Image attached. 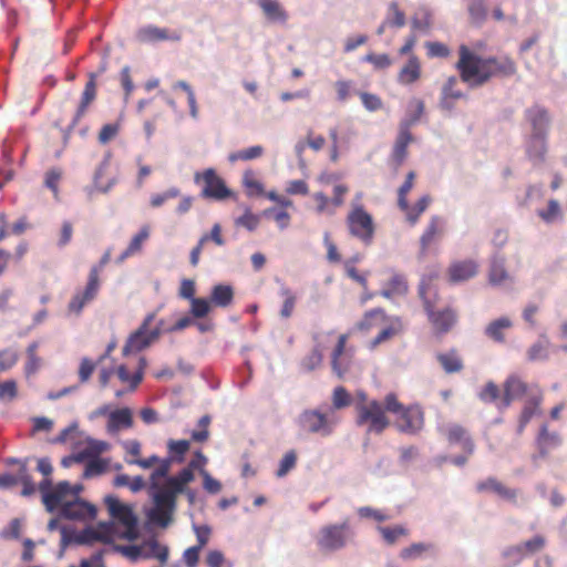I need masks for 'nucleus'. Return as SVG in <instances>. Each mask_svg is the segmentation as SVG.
Instances as JSON below:
<instances>
[{
    "mask_svg": "<svg viewBox=\"0 0 567 567\" xmlns=\"http://www.w3.org/2000/svg\"><path fill=\"white\" fill-rule=\"evenodd\" d=\"M172 463H161L150 476V487L153 489L154 507L148 512V519L161 527H167L176 508V496L184 493L190 504L195 503L196 493L187 489L186 485L195 478V465L189 463L177 475L168 476Z\"/></svg>",
    "mask_w": 567,
    "mask_h": 567,
    "instance_id": "1",
    "label": "nucleus"
},
{
    "mask_svg": "<svg viewBox=\"0 0 567 567\" xmlns=\"http://www.w3.org/2000/svg\"><path fill=\"white\" fill-rule=\"evenodd\" d=\"M481 44L470 48L466 44L458 47V60L455 68L462 82L470 87H481L494 78H511L517 72L515 61L507 56H482L478 54Z\"/></svg>",
    "mask_w": 567,
    "mask_h": 567,
    "instance_id": "2",
    "label": "nucleus"
},
{
    "mask_svg": "<svg viewBox=\"0 0 567 567\" xmlns=\"http://www.w3.org/2000/svg\"><path fill=\"white\" fill-rule=\"evenodd\" d=\"M39 491L42 495V503L49 513L59 511V516L65 519H86L93 518L96 514L94 505L81 499L80 497L70 498V483L62 481L54 487L52 480L45 478L39 483Z\"/></svg>",
    "mask_w": 567,
    "mask_h": 567,
    "instance_id": "3",
    "label": "nucleus"
},
{
    "mask_svg": "<svg viewBox=\"0 0 567 567\" xmlns=\"http://www.w3.org/2000/svg\"><path fill=\"white\" fill-rule=\"evenodd\" d=\"M52 442L56 444H71L73 454L63 457L62 461H103L101 455L111 449L109 442L85 435L79 430L76 423L63 429Z\"/></svg>",
    "mask_w": 567,
    "mask_h": 567,
    "instance_id": "4",
    "label": "nucleus"
},
{
    "mask_svg": "<svg viewBox=\"0 0 567 567\" xmlns=\"http://www.w3.org/2000/svg\"><path fill=\"white\" fill-rule=\"evenodd\" d=\"M384 404L388 413L395 415L394 424L399 432L416 435L423 430L425 416L420 404L404 405L393 392L384 396Z\"/></svg>",
    "mask_w": 567,
    "mask_h": 567,
    "instance_id": "5",
    "label": "nucleus"
},
{
    "mask_svg": "<svg viewBox=\"0 0 567 567\" xmlns=\"http://www.w3.org/2000/svg\"><path fill=\"white\" fill-rule=\"evenodd\" d=\"M383 324L384 327L370 342V348L374 349L383 342H386L403 331V322L399 317H390L381 308L372 309L364 313L362 320L358 323V329L368 331L372 328Z\"/></svg>",
    "mask_w": 567,
    "mask_h": 567,
    "instance_id": "6",
    "label": "nucleus"
},
{
    "mask_svg": "<svg viewBox=\"0 0 567 567\" xmlns=\"http://www.w3.org/2000/svg\"><path fill=\"white\" fill-rule=\"evenodd\" d=\"M354 410L357 425L365 427L367 433L381 434L390 426L384 402L381 403L378 400L355 402Z\"/></svg>",
    "mask_w": 567,
    "mask_h": 567,
    "instance_id": "7",
    "label": "nucleus"
},
{
    "mask_svg": "<svg viewBox=\"0 0 567 567\" xmlns=\"http://www.w3.org/2000/svg\"><path fill=\"white\" fill-rule=\"evenodd\" d=\"M354 538V532L348 520L340 524H329L320 528L317 536V546L323 553L338 551Z\"/></svg>",
    "mask_w": 567,
    "mask_h": 567,
    "instance_id": "8",
    "label": "nucleus"
},
{
    "mask_svg": "<svg viewBox=\"0 0 567 567\" xmlns=\"http://www.w3.org/2000/svg\"><path fill=\"white\" fill-rule=\"evenodd\" d=\"M346 224L352 237L361 240L365 246L372 244L375 234V225L372 215L368 213L361 204L353 203L351 205V209L346 218Z\"/></svg>",
    "mask_w": 567,
    "mask_h": 567,
    "instance_id": "9",
    "label": "nucleus"
},
{
    "mask_svg": "<svg viewBox=\"0 0 567 567\" xmlns=\"http://www.w3.org/2000/svg\"><path fill=\"white\" fill-rule=\"evenodd\" d=\"M338 423L332 409L327 412L319 410H305L297 419L299 431L308 434L330 435Z\"/></svg>",
    "mask_w": 567,
    "mask_h": 567,
    "instance_id": "10",
    "label": "nucleus"
},
{
    "mask_svg": "<svg viewBox=\"0 0 567 567\" xmlns=\"http://www.w3.org/2000/svg\"><path fill=\"white\" fill-rule=\"evenodd\" d=\"M105 504L112 520L120 523L124 530L121 532L120 537L134 540L137 538V518L134 515L132 508L125 504H122L114 496H106Z\"/></svg>",
    "mask_w": 567,
    "mask_h": 567,
    "instance_id": "11",
    "label": "nucleus"
},
{
    "mask_svg": "<svg viewBox=\"0 0 567 567\" xmlns=\"http://www.w3.org/2000/svg\"><path fill=\"white\" fill-rule=\"evenodd\" d=\"M154 319L155 313L146 316L140 328L128 337L125 346L123 347L124 354L142 351L158 339L161 333H163L162 321L154 329H148Z\"/></svg>",
    "mask_w": 567,
    "mask_h": 567,
    "instance_id": "12",
    "label": "nucleus"
},
{
    "mask_svg": "<svg viewBox=\"0 0 567 567\" xmlns=\"http://www.w3.org/2000/svg\"><path fill=\"white\" fill-rule=\"evenodd\" d=\"M101 288V280H96V270L90 271L83 288H79L68 303V311L80 316L83 309L94 301Z\"/></svg>",
    "mask_w": 567,
    "mask_h": 567,
    "instance_id": "13",
    "label": "nucleus"
},
{
    "mask_svg": "<svg viewBox=\"0 0 567 567\" xmlns=\"http://www.w3.org/2000/svg\"><path fill=\"white\" fill-rule=\"evenodd\" d=\"M421 295H424L421 291ZM424 309L427 315L429 321L433 327V330L436 334L447 333L456 323L457 315L452 308H444L441 310H436L433 303L427 300L424 296Z\"/></svg>",
    "mask_w": 567,
    "mask_h": 567,
    "instance_id": "14",
    "label": "nucleus"
},
{
    "mask_svg": "<svg viewBox=\"0 0 567 567\" xmlns=\"http://www.w3.org/2000/svg\"><path fill=\"white\" fill-rule=\"evenodd\" d=\"M445 436L449 445L461 453L456 461H465L473 455L475 444L466 429L458 424H452L446 429Z\"/></svg>",
    "mask_w": 567,
    "mask_h": 567,
    "instance_id": "15",
    "label": "nucleus"
},
{
    "mask_svg": "<svg viewBox=\"0 0 567 567\" xmlns=\"http://www.w3.org/2000/svg\"><path fill=\"white\" fill-rule=\"evenodd\" d=\"M524 117L529 126L528 135H548L551 117L546 107L534 104L525 110Z\"/></svg>",
    "mask_w": 567,
    "mask_h": 567,
    "instance_id": "16",
    "label": "nucleus"
},
{
    "mask_svg": "<svg viewBox=\"0 0 567 567\" xmlns=\"http://www.w3.org/2000/svg\"><path fill=\"white\" fill-rule=\"evenodd\" d=\"M204 187L202 196L205 198H213L221 200L230 196V190L225 185V182L216 174L213 168L204 171L203 175Z\"/></svg>",
    "mask_w": 567,
    "mask_h": 567,
    "instance_id": "17",
    "label": "nucleus"
},
{
    "mask_svg": "<svg viewBox=\"0 0 567 567\" xmlns=\"http://www.w3.org/2000/svg\"><path fill=\"white\" fill-rule=\"evenodd\" d=\"M548 153V135H527L525 154L533 165L539 166L546 162Z\"/></svg>",
    "mask_w": 567,
    "mask_h": 567,
    "instance_id": "18",
    "label": "nucleus"
},
{
    "mask_svg": "<svg viewBox=\"0 0 567 567\" xmlns=\"http://www.w3.org/2000/svg\"><path fill=\"white\" fill-rule=\"evenodd\" d=\"M97 95L96 74L90 73L89 81L86 82L84 90L81 94L80 103L75 111V114L71 121V127L79 124L82 117L86 114L90 105L95 101Z\"/></svg>",
    "mask_w": 567,
    "mask_h": 567,
    "instance_id": "19",
    "label": "nucleus"
},
{
    "mask_svg": "<svg viewBox=\"0 0 567 567\" xmlns=\"http://www.w3.org/2000/svg\"><path fill=\"white\" fill-rule=\"evenodd\" d=\"M527 384L517 375L508 377L503 383L501 410L507 409L514 400L520 399L527 392Z\"/></svg>",
    "mask_w": 567,
    "mask_h": 567,
    "instance_id": "20",
    "label": "nucleus"
},
{
    "mask_svg": "<svg viewBox=\"0 0 567 567\" xmlns=\"http://www.w3.org/2000/svg\"><path fill=\"white\" fill-rule=\"evenodd\" d=\"M134 425L133 412L130 408L115 409L109 414L106 422V432L111 435L117 434L122 430L132 429Z\"/></svg>",
    "mask_w": 567,
    "mask_h": 567,
    "instance_id": "21",
    "label": "nucleus"
},
{
    "mask_svg": "<svg viewBox=\"0 0 567 567\" xmlns=\"http://www.w3.org/2000/svg\"><path fill=\"white\" fill-rule=\"evenodd\" d=\"M181 33L177 31H168L165 28L156 25H146L137 31V39L143 43H153L158 41H179Z\"/></svg>",
    "mask_w": 567,
    "mask_h": 567,
    "instance_id": "22",
    "label": "nucleus"
},
{
    "mask_svg": "<svg viewBox=\"0 0 567 567\" xmlns=\"http://www.w3.org/2000/svg\"><path fill=\"white\" fill-rule=\"evenodd\" d=\"M478 272V264L473 259L460 260L450 265L447 274L453 284L468 280Z\"/></svg>",
    "mask_w": 567,
    "mask_h": 567,
    "instance_id": "23",
    "label": "nucleus"
},
{
    "mask_svg": "<svg viewBox=\"0 0 567 567\" xmlns=\"http://www.w3.org/2000/svg\"><path fill=\"white\" fill-rule=\"evenodd\" d=\"M445 223L440 216H432L420 238L421 254L425 255L429 247L444 234Z\"/></svg>",
    "mask_w": 567,
    "mask_h": 567,
    "instance_id": "24",
    "label": "nucleus"
},
{
    "mask_svg": "<svg viewBox=\"0 0 567 567\" xmlns=\"http://www.w3.org/2000/svg\"><path fill=\"white\" fill-rule=\"evenodd\" d=\"M464 93L457 89L456 76H450L442 86L440 106L444 110L451 111L457 100L464 99Z\"/></svg>",
    "mask_w": 567,
    "mask_h": 567,
    "instance_id": "25",
    "label": "nucleus"
},
{
    "mask_svg": "<svg viewBox=\"0 0 567 567\" xmlns=\"http://www.w3.org/2000/svg\"><path fill=\"white\" fill-rule=\"evenodd\" d=\"M421 75V61L415 54H411L398 73V82L403 85H410L419 81Z\"/></svg>",
    "mask_w": 567,
    "mask_h": 567,
    "instance_id": "26",
    "label": "nucleus"
},
{
    "mask_svg": "<svg viewBox=\"0 0 567 567\" xmlns=\"http://www.w3.org/2000/svg\"><path fill=\"white\" fill-rule=\"evenodd\" d=\"M132 549L135 551L142 550L143 558H155L162 564H165L168 559V547L162 545L155 538L144 540L140 546H133Z\"/></svg>",
    "mask_w": 567,
    "mask_h": 567,
    "instance_id": "27",
    "label": "nucleus"
},
{
    "mask_svg": "<svg viewBox=\"0 0 567 567\" xmlns=\"http://www.w3.org/2000/svg\"><path fill=\"white\" fill-rule=\"evenodd\" d=\"M477 489L481 492L491 491L512 504L517 503L518 489L509 488L493 477L478 483Z\"/></svg>",
    "mask_w": 567,
    "mask_h": 567,
    "instance_id": "28",
    "label": "nucleus"
},
{
    "mask_svg": "<svg viewBox=\"0 0 567 567\" xmlns=\"http://www.w3.org/2000/svg\"><path fill=\"white\" fill-rule=\"evenodd\" d=\"M435 358L447 374L460 373L464 369L463 359L454 348L445 352H439Z\"/></svg>",
    "mask_w": 567,
    "mask_h": 567,
    "instance_id": "29",
    "label": "nucleus"
},
{
    "mask_svg": "<svg viewBox=\"0 0 567 567\" xmlns=\"http://www.w3.org/2000/svg\"><path fill=\"white\" fill-rule=\"evenodd\" d=\"M411 132L403 127L400 130L392 150V161L396 166H401L408 156V146L412 142Z\"/></svg>",
    "mask_w": 567,
    "mask_h": 567,
    "instance_id": "30",
    "label": "nucleus"
},
{
    "mask_svg": "<svg viewBox=\"0 0 567 567\" xmlns=\"http://www.w3.org/2000/svg\"><path fill=\"white\" fill-rule=\"evenodd\" d=\"M146 365V359L141 357L138 360V368L134 373H130L126 365L124 364L117 368L116 373L122 383L128 384L130 390H135L143 380Z\"/></svg>",
    "mask_w": 567,
    "mask_h": 567,
    "instance_id": "31",
    "label": "nucleus"
},
{
    "mask_svg": "<svg viewBox=\"0 0 567 567\" xmlns=\"http://www.w3.org/2000/svg\"><path fill=\"white\" fill-rule=\"evenodd\" d=\"M505 258L499 255H495L492 258L488 271V280L492 285H501L509 278L505 268Z\"/></svg>",
    "mask_w": 567,
    "mask_h": 567,
    "instance_id": "32",
    "label": "nucleus"
},
{
    "mask_svg": "<svg viewBox=\"0 0 567 567\" xmlns=\"http://www.w3.org/2000/svg\"><path fill=\"white\" fill-rule=\"evenodd\" d=\"M234 299V289L229 285H216L212 289L210 301L216 307L226 308Z\"/></svg>",
    "mask_w": 567,
    "mask_h": 567,
    "instance_id": "33",
    "label": "nucleus"
},
{
    "mask_svg": "<svg viewBox=\"0 0 567 567\" xmlns=\"http://www.w3.org/2000/svg\"><path fill=\"white\" fill-rule=\"evenodd\" d=\"M512 327V321L506 318L502 317L494 321H492L486 328H485V334L494 340L495 342H504L505 341V333L504 331L509 329Z\"/></svg>",
    "mask_w": 567,
    "mask_h": 567,
    "instance_id": "34",
    "label": "nucleus"
},
{
    "mask_svg": "<svg viewBox=\"0 0 567 567\" xmlns=\"http://www.w3.org/2000/svg\"><path fill=\"white\" fill-rule=\"evenodd\" d=\"M258 3L269 20L275 22H285L287 20V13L277 0H258Z\"/></svg>",
    "mask_w": 567,
    "mask_h": 567,
    "instance_id": "35",
    "label": "nucleus"
},
{
    "mask_svg": "<svg viewBox=\"0 0 567 567\" xmlns=\"http://www.w3.org/2000/svg\"><path fill=\"white\" fill-rule=\"evenodd\" d=\"M148 237H150V228H148V226H143L140 229V231L132 238L127 248L120 256V258H118L120 261H123L126 258L141 251L143 244L148 239Z\"/></svg>",
    "mask_w": 567,
    "mask_h": 567,
    "instance_id": "36",
    "label": "nucleus"
},
{
    "mask_svg": "<svg viewBox=\"0 0 567 567\" xmlns=\"http://www.w3.org/2000/svg\"><path fill=\"white\" fill-rule=\"evenodd\" d=\"M561 439L557 433H549L546 425H544L539 432L537 444L543 455L549 450L559 446Z\"/></svg>",
    "mask_w": 567,
    "mask_h": 567,
    "instance_id": "37",
    "label": "nucleus"
},
{
    "mask_svg": "<svg viewBox=\"0 0 567 567\" xmlns=\"http://www.w3.org/2000/svg\"><path fill=\"white\" fill-rule=\"evenodd\" d=\"M501 557L505 564V567H516L519 565L523 559L526 557L519 543L515 545L506 546L502 553Z\"/></svg>",
    "mask_w": 567,
    "mask_h": 567,
    "instance_id": "38",
    "label": "nucleus"
},
{
    "mask_svg": "<svg viewBox=\"0 0 567 567\" xmlns=\"http://www.w3.org/2000/svg\"><path fill=\"white\" fill-rule=\"evenodd\" d=\"M481 401L485 403H494L501 410V400L503 391L493 381L486 382L478 394Z\"/></svg>",
    "mask_w": 567,
    "mask_h": 567,
    "instance_id": "39",
    "label": "nucleus"
},
{
    "mask_svg": "<svg viewBox=\"0 0 567 567\" xmlns=\"http://www.w3.org/2000/svg\"><path fill=\"white\" fill-rule=\"evenodd\" d=\"M431 203L430 195L422 196L413 206L408 204V208H400L406 216V219L414 225L420 216L426 210Z\"/></svg>",
    "mask_w": 567,
    "mask_h": 567,
    "instance_id": "40",
    "label": "nucleus"
},
{
    "mask_svg": "<svg viewBox=\"0 0 567 567\" xmlns=\"http://www.w3.org/2000/svg\"><path fill=\"white\" fill-rule=\"evenodd\" d=\"M435 549V545L431 543H414L411 546L403 548L400 556L404 560H411L421 557L424 553H434Z\"/></svg>",
    "mask_w": 567,
    "mask_h": 567,
    "instance_id": "41",
    "label": "nucleus"
},
{
    "mask_svg": "<svg viewBox=\"0 0 567 567\" xmlns=\"http://www.w3.org/2000/svg\"><path fill=\"white\" fill-rule=\"evenodd\" d=\"M408 291V284L402 275H394L389 280L386 288L381 291V296L391 298L393 296L404 295Z\"/></svg>",
    "mask_w": 567,
    "mask_h": 567,
    "instance_id": "42",
    "label": "nucleus"
},
{
    "mask_svg": "<svg viewBox=\"0 0 567 567\" xmlns=\"http://www.w3.org/2000/svg\"><path fill=\"white\" fill-rule=\"evenodd\" d=\"M347 341H348V334L339 336L338 342H337V344L332 351V355H331L332 370L340 379L343 378V375L346 373V369L341 368L339 360L344 352Z\"/></svg>",
    "mask_w": 567,
    "mask_h": 567,
    "instance_id": "43",
    "label": "nucleus"
},
{
    "mask_svg": "<svg viewBox=\"0 0 567 567\" xmlns=\"http://www.w3.org/2000/svg\"><path fill=\"white\" fill-rule=\"evenodd\" d=\"M243 185L246 188L247 195L250 197L261 196L265 194L262 183L256 177V174L252 171H246L244 173Z\"/></svg>",
    "mask_w": 567,
    "mask_h": 567,
    "instance_id": "44",
    "label": "nucleus"
},
{
    "mask_svg": "<svg viewBox=\"0 0 567 567\" xmlns=\"http://www.w3.org/2000/svg\"><path fill=\"white\" fill-rule=\"evenodd\" d=\"M190 442L188 440H169L167 442L168 458L165 461H171L172 458L182 460L188 452Z\"/></svg>",
    "mask_w": 567,
    "mask_h": 567,
    "instance_id": "45",
    "label": "nucleus"
},
{
    "mask_svg": "<svg viewBox=\"0 0 567 567\" xmlns=\"http://www.w3.org/2000/svg\"><path fill=\"white\" fill-rule=\"evenodd\" d=\"M264 152H265V150L261 145L250 146L248 148L229 154V161L230 162L251 161V159L261 157L264 155Z\"/></svg>",
    "mask_w": 567,
    "mask_h": 567,
    "instance_id": "46",
    "label": "nucleus"
},
{
    "mask_svg": "<svg viewBox=\"0 0 567 567\" xmlns=\"http://www.w3.org/2000/svg\"><path fill=\"white\" fill-rule=\"evenodd\" d=\"M210 416L204 415L198 420L197 429L192 431L190 439L193 442L202 443L206 442L209 439V425H210Z\"/></svg>",
    "mask_w": 567,
    "mask_h": 567,
    "instance_id": "47",
    "label": "nucleus"
},
{
    "mask_svg": "<svg viewBox=\"0 0 567 567\" xmlns=\"http://www.w3.org/2000/svg\"><path fill=\"white\" fill-rule=\"evenodd\" d=\"M352 398L343 386H337L332 393V411L350 406Z\"/></svg>",
    "mask_w": 567,
    "mask_h": 567,
    "instance_id": "48",
    "label": "nucleus"
},
{
    "mask_svg": "<svg viewBox=\"0 0 567 567\" xmlns=\"http://www.w3.org/2000/svg\"><path fill=\"white\" fill-rule=\"evenodd\" d=\"M264 215L266 217L272 218L281 230L289 227L291 221L290 214L285 209L267 208L264 210Z\"/></svg>",
    "mask_w": 567,
    "mask_h": 567,
    "instance_id": "49",
    "label": "nucleus"
},
{
    "mask_svg": "<svg viewBox=\"0 0 567 567\" xmlns=\"http://www.w3.org/2000/svg\"><path fill=\"white\" fill-rule=\"evenodd\" d=\"M103 539H106L104 535L101 534V532L96 530L93 527H86L84 528L76 537L75 542L80 545H90L94 542H102Z\"/></svg>",
    "mask_w": 567,
    "mask_h": 567,
    "instance_id": "50",
    "label": "nucleus"
},
{
    "mask_svg": "<svg viewBox=\"0 0 567 567\" xmlns=\"http://www.w3.org/2000/svg\"><path fill=\"white\" fill-rule=\"evenodd\" d=\"M414 178H415V173L414 172H409L404 183L399 188L398 206L400 208H408V198H406V196H408L409 192L413 188Z\"/></svg>",
    "mask_w": 567,
    "mask_h": 567,
    "instance_id": "51",
    "label": "nucleus"
},
{
    "mask_svg": "<svg viewBox=\"0 0 567 567\" xmlns=\"http://www.w3.org/2000/svg\"><path fill=\"white\" fill-rule=\"evenodd\" d=\"M525 556L540 551L546 546V538L542 535H535L533 538L519 543Z\"/></svg>",
    "mask_w": 567,
    "mask_h": 567,
    "instance_id": "52",
    "label": "nucleus"
},
{
    "mask_svg": "<svg viewBox=\"0 0 567 567\" xmlns=\"http://www.w3.org/2000/svg\"><path fill=\"white\" fill-rule=\"evenodd\" d=\"M281 296L285 298V300L280 310V316L281 318L288 319L292 316L297 298L288 288L281 289Z\"/></svg>",
    "mask_w": 567,
    "mask_h": 567,
    "instance_id": "53",
    "label": "nucleus"
},
{
    "mask_svg": "<svg viewBox=\"0 0 567 567\" xmlns=\"http://www.w3.org/2000/svg\"><path fill=\"white\" fill-rule=\"evenodd\" d=\"M322 351L319 346L315 347L309 354H307L302 361L301 367L306 371H312L317 369L322 362Z\"/></svg>",
    "mask_w": 567,
    "mask_h": 567,
    "instance_id": "54",
    "label": "nucleus"
},
{
    "mask_svg": "<svg viewBox=\"0 0 567 567\" xmlns=\"http://www.w3.org/2000/svg\"><path fill=\"white\" fill-rule=\"evenodd\" d=\"M260 223L259 215L254 214L250 209H246L245 213L235 220L236 226H241L249 231L255 230Z\"/></svg>",
    "mask_w": 567,
    "mask_h": 567,
    "instance_id": "55",
    "label": "nucleus"
},
{
    "mask_svg": "<svg viewBox=\"0 0 567 567\" xmlns=\"http://www.w3.org/2000/svg\"><path fill=\"white\" fill-rule=\"evenodd\" d=\"M109 169V163L106 161H104L103 163H101V165L99 166V168L96 169L95 172V175H94V184H95V187L101 190V192H107L115 183L114 178L112 179H107V182H103V176L104 174L107 172Z\"/></svg>",
    "mask_w": 567,
    "mask_h": 567,
    "instance_id": "56",
    "label": "nucleus"
},
{
    "mask_svg": "<svg viewBox=\"0 0 567 567\" xmlns=\"http://www.w3.org/2000/svg\"><path fill=\"white\" fill-rule=\"evenodd\" d=\"M561 214L560 205L556 199H549L547 209L539 210L538 216L547 224L553 223Z\"/></svg>",
    "mask_w": 567,
    "mask_h": 567,
    "instance_id": "57",
    "label": "nucleus"
},
{
    "mask_svg": "<svg viewBox=\"0 0 567 567\" xmlns=\"http://www.w3.org/2000/svg\"><path fill=\"white\" fill-rule=\"evenodd\" d=\"M95 529L106 537V539H103L104 544L112 543L114 537L120 536L121 534V532L117 530V524L114 520L100 522Z\"/></svg>",
    "mask_w": 567,
    "mask_h": 567,
    "instance_id": "58",
    "label": "nucleus"
},
{
    "mask_svg": "<svg viewBox=\"0 0 567 567\" xmlns=\"http://www.w3.org/2000/svg\"><path fill=\"white\" fill-rule=\"evenodd\" d=\"M18 396V384L14 380L0 381V401H12Z\"/></svg>",
    "mask_w": 567,
    "mask_h": 567,
    "instance_id": "59",
    "label": "nucleus"
},
{
    "mask_svg": "<svg viewBox=\"0 0 567 567\" xmlns=\"http://www.w3.org/2000/svg\"><path fill=\"white\" fill-rule=\"evenodd\" d=\"M363 61L369 62L373 65L375 70H384L388 69L392 64V60L386 53L375 54L368 53Z\"/></svg>",
    "mask_w": 567,
    "mask_h": 567,
    "instance_id": "60",
    "label": "nucleus"
},
{
    "mask_svg": "<svg viewBox=\"0 0 567 567\" xmlns=\"http://www.w3.org/2000/svg\"><path fill=\"white\" fill-rule=\"evenodd\" d=\"M195 468L199 470L203 476V487L210 494H217L221 491V484L215 480L205 468L195 465Z\"/></svg>",
    "mask_w": 567,
    "mask_h": 567,
    "instance_id": "61",
    "label": "nucleus"
},
{
    "mask_svg": "<svg viewBox=\"0 0 567 567\" xmlns=\"http://www.w3.org/2000/svg\"><path fill=\"white\" fill-rule=\"evenodd\" d=\"M210 311L209 301L204 298H195L190 300V313L195 318H204Z\"/></svg>",
    "mask_w": 567,
    "mask_h": 567,
    "instance_id": "62",
    "label": "nucleus"
},
{
    "mask_svg": "<svg viewBox=\"0 0 567 567\" xmlns=\"http://www.w3.org/2000/svg\"><path fill=\"white\" fill-rule=\"evenodd\" d=\"M19 355L11 349L0 351V372L10 370L17 364Z\"/></svg>",
    "mask_w": 567,
    "mask_h": 567,
    "instance_id": "63",
    "label": "nucleus"
},
{
    "mask_svg": "<svg viewBox=\"0 0 567 567\" xmlns=\"http://www.w3.org/2000/svg\"><path fill=\"white\" fill-rule=\"evenodd\" d=\"M209 240H212L217 246L225 245V239L221 235V226L219 224H215L210 231L204 234L198 241L204 246Z\"/></svg>",
    "mask_w": 567,
    "mask_h": 567,
    "instance_id": "64",
    "label": "nucleus"
}]
</instances>
